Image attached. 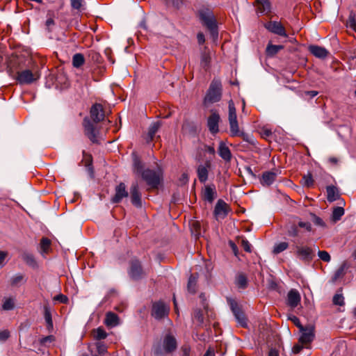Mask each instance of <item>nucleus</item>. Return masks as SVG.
Masks as SVG:
<instances>
[{"instance_id": "62", "label": "nucleus", "mask_w": 356, "mask_h": 356, "mask_svg": "<svg viewBox=\"0 0 356 356\" xmlns=\"http://www.w3.org/2000/svg\"><path fill=\"white\" fill-rule=\"evenodd\" d=\"M166 3L168 5H171L175 8H179V0H165Z\"/></svg>"}, {"instance_id": "11", "label": "nucleus", "mask_w": 356, "mask_h": 356, "mask_svg": "<svg viewBox=\"0 0 356 356\" xmlns=\"http://www.w3.org/2000/svg\"><path fill=\"white\" fill-rule=\"evenodd\" d=\"M300 332L302 333L298 340L300 343L307 345L314 340V327L313 325H308L303 328V330H300Z\"/></svg>"}, {"instance_id": "60", "label": "nucleus", "mask_w": 356, "mask_h": 356, "mask_svg": "<svg viewBox=\"0 0 356 356\" xmlns=\"http://www.w3.org/2000/svg\"><path fill=\"white\" fill-rule=\"evenodd\" d=\"M10 336V332L8 330H3L0 332V341L6 340Z\"/></svg>"}, {"instance_id": "14", "label": "nucleus", "mask_w": 356, "mask_h": 356, "mask_svg": "<svg viewBox=\"0 0 356 356\" xmlns=\"http://www.w3.org/2000/svg\"><path fill=\"white\" fill-rule=\"evenodd\" d=\"M130 197L133 205L138 208L142 207L141 194L139 191V186L137 182L133 183L131 186Z\"/></svg>"}, {"instance_id": "21", "label": "nucleus", "mask_w": 356, "mask_h": 356, "mask_svg": "<svg viewBox=\"0 0 356 356\" xmlns=\"http://www.w3.org/2000/svg\"><path fill=\"white\" fill-rule=\"evenodd\" d=\"M216 191L214 185H207L202 192V197L204 200L211 203L216 197Z\"/></svg>"}, {"instance_id": "3", "label": "nucleus", "mask_w": 356, "mask_h": 356, "mask_svg": "<svg viewBox=\"0 0 356 356\" xmlns=\"http://www.w3.org/2000/svg\"><path fill=\"white\" fill-rule=\"evenodd\" d=\"M95 122L91 121L88 117H85L83 120V127L85 136L92 143H99V130L95 125Z\"/></svg>"}, {"instance_id": "25", "label": "nucleus", "mask_w": 356, "mask_h": 356, "mask_svg": "<svg viewBox=\"0 0 356 356\" xmlns=\"http://www.w3.org/2000/svg\"><path fill=\"white\" fill-rule=\"evenodd\" d=\"M327 199L330 202H332L339 199L340 195L338 189L334 186H328L326 188Z\"/></svg>"}, {"instance_id": "54", "label": "nucleus", "mask_w": 356, "mask_h": 356, "mask_svg": "<svg viewBox=\"0 0 356 356\" xmlns=\"http://www.w3.org/2000/svg\"><path fill=\"white\" fill-rule=\"evenodd\" d=\"M83 0H70L71 6L73 9L80 10L82 4H83Z\"/></svg>"}, {"instance_id": "56", "label": "nucleus", "mask_w": 356, "mask_h": 356, "mask_svg": "<svg viewBox=\"0 0 356 356\" xmlns=\"http://www.w3.org/2000/svg\"><path fill=\"white\" fill-rule=\"evenodd\" d=\"M298 226L300 228H304L307 232L312 231V225L309 222L298 221Z\"/></svg>"}, {"instance_id": "43", "label": "nucleus", "mask_w": 356, "mask_h": 356, "mask_svg": "<svg viewBox=\"0 0 356 356\" xmlns=\"http://www.w3.org/2000/svg\"><path fill=\"white\" fill-rule=\"evenodd\" d=\"M302 184L308 188L312 187L314 185V179L311 173H308L307 175H305L302 177Z\"/></svg>"}, {"instance_id": "47", "label": "nucleus", "mask_w": 356, "mask_h": 356, "mask_svg": "<svg viewBox=\"0 0 356 356\" xmlns=\"http://www.w3.org/2000/svg\"><path fill=\"white\" fill-rule=\"evenodd\" d=\"M51 241L45 237L42 238L40 241V248L44 252H47L50 248Z\"/></svg>"}, {"instance_id": "50", "label": "nucleus", "mask_w": 356, "mask_h": 356, "mask_svg": "<svg viewBox=\"0 0 356 356\" xmlns=\"http://www.w3.org/2000/svg\"><path fill=\"white\" fill-rule=\"evenodd\" d=\"M347 26L356 31V19L355 14L351 13L347 21Z\"/></svg>"}, {"instance_id": "38", "label": "nucleus", "mask_w": 356, "mask_h": 356, "mask_svg": "<svg viewBox=\"0 0 356 356\" xmlns=\"http://www.w3.org/2000/svg\"><path fill=\"white\" fill-rule=\"evenodd\" d=\"M22 258L29 266H34L36 265V261L32 254L24 252L22 255Z\"/></svg>"}, {"instance_id": "8", "label": "nucleus", "mask_w": 356, "mask_h": 356, "mask_svg": "<svg viewBox=\"0 0 356 356\" xmlns=\"http://www.w3.org/2000/svg\"><path fill=\"white\" fill-rule=\"evenodd\" d=\"M169 307L163 301L154 302L152 307V316L157 320H161L168 316Z\"/></svg>"}, {"instance_id": "59", "label": "nucleus", "mask_w": 356, "mask_h": 356, "mask_svg": "<svg viewBox=\"0 0 356 356\" xmlns=\"http://www.w3.org/2000/svg\"><path fill=\"white\" fill-rule=\"evenodd\" d=\"M195 318L200 323H202L204 322V317L201 310H196L194 314Z\"/></svg>"}, {"instance_id": "58", "label": "nucleus", "mask_w": 356, "mask_h": 356, "mask_svg": "<svg viewBox=\"0 0 356 356\" xmlns=\"http://www.w3.org/2000/svg\"><path fill=\"white\" fill-rule=\"evenodd\" d=\"M241 246L245 251L248 252H251V245L247 239H243L241 241Z\"/></svg>"}, {"instance_id": "12", "label": "nucleus", "mask_w": 356, "mask_h": 356, "mask_svg": "<svg viewBox=\"0 0 356 356\" xmlns=\"http://www.w3.org/2000/svg\"><path fill=\"white\" fill-rule=\"evenodd\" d=\"M220 119L219 114L216 111L211 110V115L207 120V127L212 134H216L219 131L218 123Z\"/></svg>"}, {"instance_id": "22", "label": "nucleus", "mask_w": 356, "mask_h": 356, "mask_svg": "<svg viewBox=\"0 0 356 356\" xmlns=\"http://www.w3.org/2000/svg\"><path fill=\"white\" fill-rule=\"evenodd\" d=\"M309 50L312 54L318 58H325L329 54L325 48L318 45H310Z\"/></svg>"}, {"instance_id": "44", "label": "nucleus", "mask_w": 356, "mask_h": 356, "mask_svg": "<svg viewBox=\"0 0 356 356\" xmlns=\"http://www.w3.org/2000/svg\"><path fill=\"white\" fill-rule=\"evenodd\" d=\"M88 56L90 60L94 63H100L101 56L95 50H90L88 53Z\"/></svg>"}, {"instance_id": "15", "label": "nucleus", "mask_w": 356, "mask_h": 356, "mask_svg": "<svg viewBox=\"0 0 356 356\" xmlns=\"http://www.w3.org/2000/svg\"><path fill=\"white\" fill-rule=\"evenodd\" d=\"M211 161H206L204 164L197 166V177L201 183H204L208 179L209 170L211 168Z\"/></svg>"}, {"instance_id": "4", "label": "nucleus", "mask_w": 356, "mask_h": 356, "mask_svg": "<svg viewBox=\"0 0 356 356\" xmlns=\"http://www.w3.org/2000/svg\"><path fill=\"white\" fill-rule=\"evenodd\" d=\"M40 76L38 70L26 69L18 71L16 79L20 84H31L39 79Z\"/></svg>"}, {"instance_id": "27", "label": "nucleus", "mask_w": 356, "mask_h": 356, "mask_svg": "<svg viewBox=\"0 0 356 356\" xmlns=\"http://www.w3.org/2000/svg\"><path fill=\"white\" fill-rule=\"evenodd\" d=\"M235 284L238 289H246L248 284V280L246 275L243 273H238L236 276Z\"/></svg>"}, {"instance_id": "19", "label": "nucleus", "mask_w": 356, "mask_h": 356, "mask_svg": "<svg viewBox=\"0 0 356 356\" xmlns=\"http://www.w3.org/2000/svg\"><path fill=\"white\" fill-rule=\"evenodd\" d=\"M277 171H266L260 177V183L264 186H269L275 181L277 177Z\"/></svg>"}, {"instance_id": "55", "label": "nucleus", "mask_w": 356, "mask_h": 356, "mask_svg": "<svg viewBox=\"0 0 356 356\" xmlns=\"http://www.w3.org/2000/svg\"><path fill=\"white\" fill-rule=\"evenodd\" d=\"M289 319L294 323V325L298 327L299 330H303V328L305 327L300 323V319L296 316H293L289 318Z\"/></svg>"}, {"instance_id": "31", "label": "nucleus", "mask_w": 356, "mask_h": 356, "mask_svg": "<svg viewBox=\"0 0 356 356\" xmlns=\"http://www.w3.org/2000/svg\"><path fill=\"white\" fill-rule=\"evenodd\" d=\"M72 65L75 68L81 67L85 63L84 56L81 53H76L72 56Z\"/></svg>"}, {"instance_id": "46", "label": "nucleus", "mask_w": 356, "mask_h": 356, "mask_svg": "<svg viewBox=\"0 0 356 356\" xmlns=\"http://www.w3.org/2000/svg\"><path fill=\"white\" fill-rule=\"evenodd\" d=\"M83 154L84 159H85V161H86L85 165L87 168L89 173L91 175H92V174H93V168H92V157H91L90 155L86 156V153H85V151L83 152Z\"/></svg>"}, {"instance_id": "26", "label": "nucleus", "mask_w": 356, "mask_h": 356, "mask_svg": "<svg viewBox=\"0 0 356 356\" xmlns=\"http://www.w3.org/2000/svg\"><path fill=\"white\" fill-rule=\"evenodd\" d=\"M161 125V124L160 122H154L150 125L148 134L145 138L146 142L147 143H150L154 139V137L160 129Z\"/></svg>"}, {"instance_id": "40", "label": "nucleus", "mask_w": 356, "mask_h": 356, "mask_svg": "<svg viewBox=\"0 0 356 356\" xmlns=\"http://www.w3.org/2000/svg\"><path fill=\"white\" fill-rule=\"evenodd\" d=\"M289 247V243L287 242H281L277 244H275L273 250V252L275 254H277L285 250H286Z\"/></svg>"}, {"instance_id": "35", "label": "nucleus", "mask_w": 356, "mask_h": 356, "mask_svg": "<svg viewBox=\"0 0 356 356\" xmlns=\"http://www.w3.org/2000/svg\"><path fill=\"white\" fill-rule=\"evenodd\" d=\"M44 318L47 324L48 327H53V321L51 318V309L48 304L44 305Z\"/></svg>"}, {"instance_id": "2", "label": "nucleus", "mask_w": 356, "mask_h": 356, "mask_svg": "<svg viewBox=\"0 0 356 356\" xmlns=\"http://www.w3.org/2000/svg\"><path fill=\"white\" fill-rule=\"evenodd\" d=\"M200 20L209 30L213 38L218 36V26L213 14L209 10H201L199 12Z\"/></svg>"}, {"instance_id": "13", "label": "nucleus", "mask_w": 356, "mask_h": 356, "mask_svg": "<svg viewBox=\"0 0 356 356\" xmlns=\"http://www.w3.org/2000/svg\"><path fill=\"white\" fill-rule=\"evenodd\" d=\"M229 212L228 204L222 200L220 199L217 201L214 208L213 214L216 219L225 218Z\"/></svg>"}, {"instance_id": "23", "label": "nucleus", "mask_w": 356, "mask_h": 356, "mask_svg": "<svg viewBox=\"0 0 356 356\" xmlns=\"http://www.w3.org/2000/svg\"><path fill=\"white\" fill-rule=\"evenodd\" d=\"M350 268V264L347 261H343L339 268L335 271L332 280V282H336L339 279L342 278L347 272V270Z\"/></svg>"}, {"instance_id": "36", "label": "nucleus", "mask_w": 356, "mask_h": 356, "mask_svg": "<svg viewBox=\"0 0 356 356\" xmlns=\"http://www.w3.org/2000/svg\"><path fill=\"white\" fill-rule=\"evenodd\" d=\"M344 209L342 207H334L332 214V220L334 222L339 221L344 215Z\"/></svg>"}, {"instance_id": "49", "label": "nucleus", "mask_w": 356, "mask_h": 356, "mask_svg": "<svg viewBox=\"0 0 356 356\" xmlns=\"http://www.w3.org/2000/svg\"><path fill=\"white\" fill-rule=\"evenodd\" d=\"M311 220L314 222V223L318 226L325 227V224L323 220L316 214L313 213H310Z\"/></svg>"}, {"instance_id": "1", "label": "nucleus", "mask_w": 356, "mask_h": 356, "mask_svg": "<svg viewBox=\"0 0 356 356\" xmlns=\"http://www.w3.org/2000/svg\"><path fill=\"white\" fill-rule=\"evenodd\" d=\"M222 86L220 79H213L204 98V104H212L218 102L222 97Z\"/></svg>"}, {"instance_id": "17", "label": "nucleus", "mask_w": 356, "mask_h": 356, "mask_svg": "<svg viewBox=\"0 0 356 356\" xmlns=\"http://www.w3.org/2000/svg\"><path fill=\"white\" fill-rule=\"evenodd\" d=\"M115 194L111 199V202L113 203L120 202L124 197H127L129 195L127 191L126 190V186L122 182H121L115 187Z\"/></svg>"}, {"instance_id": "9", "label": "nucleus", "mask_w": 356, "mask_h": 356, "mask_svg": "<svg viewBox=\"0 0 356 356\" xmlns=\"http://www.w3.org/2000/svg\"><path fill=\"white\" fill-rule=\"evenodd\" d=\"M143 180L151 188H156L160 184V175L153 170L147 169L140 174Z\"/></svg>"}, {"instance_id": "52", "label": "nucleus", "mask_w": 356, "mask_h": 356, "mask_svg": "<svg viewBox=\"0 0 356 356\" xmlns=\"http://www.w3.org/2000/svg\"><path fill=\"white\" fill-rule=\"evenodd\" d=\"M15 307L14 301L12 298L6 299L2 305L4 310H12Z\"/></svg>"}, {"instance_id": "57", "label": "nucleus", "mask_w": 356, "mask_h": 356, "mask_svg": "<svg viewBox=\"0 0 356 356\" xmlns=\"http://www.w3.org/2000/svg\"><path fill=\"white\" fill-rule=\"evenodd\" d=\"M54 300L58 301L61 303H67L68 302V298L63 294H58L54 298Z\"/></svg>"}, {"instance_id": "32", "label": "nucleus", "mask_w": 356, "mask_h": 356, "mask_svg": "<svg viewBox=\"0 0 356 356\" xmlns=\"http://www.w3.org/2000/svg\"><path fill=\"white\" fill-rule=\"evenodd\" d=\"M258 10L261 13H268L270 10V3L268 0H256Z\"/></svg>"}, {"instance_id": "6", "label": "nucleus", "mask_w": 356, "mask_h": 356, "mask_svg": "<svg viewBox=\"0 0 356 356\" xmlns=\"http://www.w3.org/2000/svg\"><path fill=\"white\" fill-rule=\"evenodd\" d=\"M227 302L229 303L231 310L233 312L236 320L238 323L243 327L247 326V318L245 313L241 309V307L238 305L236 300L232 298H227Z\"/></svg>"}, {"instance_id": "63", "label": "nucleus", "mask_w": 356, "mask_h": 356, "mask_svg": "<svg viewBox=\"0 0 356 356\" xmlns=\"http://www.w3.org/2000/svg\"><path fill=\"white\" fill-rule=\"evenodd\" d=\"M268 356H279V351L275 348H271L269 351Z\"/></svg>"}, {"instance_id": "29", "label": "nucleus", "mask_w": 356, "mask_h": 356, "mask_svg": "<svg viewBox=\"0 0 356 356\" xmlns=\"http://www.w3.org/2000/svg\"><path fill=\"white\" fill-rule=\"evenodd\" d=\"M26 282V279L23 274L18 273L15 275L10 278V283L12 286L17 287L24 284Z\"/></svg>"}, {"instance_id": "51", "label": "nucleus", "mask_w": 356, "mask_h": 356, "mask_svg": "<svg viewBox=\"0 0 356 356\" xmlns=\"http://www.w3.org/2000/svg\"><path fill=\"white\" fill-rule=\"evenodd\" d=\"M333 304L342 306L344 305V298L342 294H335L332 299Z\"/></svg>"}, {"instance_id": "42", "label": "nucleus", "mask_w": 356, "mask_h": 356, "mask_svg": "<svg viewBox=\"0 0 356 356\" xmlns=\"http://www.w3.org/2000/svg\"><path fill=\"white\" fill-rule=\"evenodd\" d=\"M237 120L236 111L232 101L229 102V122Z\"/></svg>"}, {"instance_id": "5", "label": "nucleus", "mask_w": 356, "mask_h": 356, "mask_svg": "<svg viewBox=\"0 0 356 356\" xmlns=\"http://www.w3.org/2000/svg\"><path fill=\"white\" fill-rule=\"evenodd\" d=\"M128 274L133 280H141L146 275L140 261L136 259L130 261Z\"/></svg>"}, {"instance_id": "20", "label": "nucleus", "mask_w": 356, "mask_h": 356, "mask_svg": "<svg viewBox=\"0 0 356 356\" xmlns=\"http://www.w3.org/2000/svg\"><path fill=\"white\" fill-rule=\"evenodd\" d=\"M300 299V293L296 289H291L287 294V305L295 308L299 305Z\"/></svg>"}, {"instance_id": "28", "label": "nucleus", "mask_w": 356, "mask_h": 356, "mask_svg": "<svg viewBox=\"0 0 356 356\" xmlns=\"http://www.w3.org/2000/svg\"><path fill=\"white\" fill-rule=\"evenodd\" d=\"M119 318L118 315L113 312H109L106 313L104 323L108 327H115L118 325Z\"/></svg>"}, {"instance_id": "39", "label": "nucleus", "mask_w": 356, "mask_h": 356, "mask_svg": "<svg viewBox=\"0 0 356 356\" xmlns=\"http://www.w3.org/2000/svg\"><path fill=\"white\" fill-rule=\"evenodd\" d=\"M134 156V172L137 174H141L143 168L142 162L137 157V156L135 154H133Z\"/></svg>"}, {"instance_id": "24", "label": "nucleus", "mask_w": 356, "mask_h": 356, "mask_svg": "<svg viewBox=\"0 0 356 356\" xmlns=\"http://www.w3.org/2000/svg\"><path fill=\"white\" fill-rule=\"evenodd\" d=\"M219 156L226 162H229L232 159V153L230 149L223 142H220L218 147Z\"/></svg>"}, {"instance_id": "18", "label": "nucleus", "mask_w": 356, "mask_h": 356, "mask_svg": "<svg viewBox=\"0 0 356 356\" xmlns=\"http://www.w3.org/2000/svg\"><path fill=\"white\" fill-rule=\"evenodd\" d=\"M266 28L270 32L284 37H287L284 27L280 22H270L266 24Z\"/></svg>"}, {"instance_id": "41", "label": "nucleus", "mask_w": 356, "mask_h": 356, "mask_svg": "<svg viewBox=\"0 0 356 356\" xmlns=\"http://www.w3.org/2000/svg\"><path fill=\"white\" fill-rule=\"evenodd\" d=\"M94 332V338L97 340L104 339L107 337V333L106 331L101 327L93 331Z\"/></svg>"}, {"instance_id": "16", "label": "nucleus", "mask_w": 356, "mask_h": 356, "mask_svg": "<svg viewBox=\"0 0 356 356\" xmlns=\"http://www.w3.org/2000/svg\"><path fill=\"white\" fill-rule=\"evenodd\" d=\"M164 351L166 353H170L175 351L177 348V341L175 337L171 334H167L163 341Z\"/></svg>"}, {"instance_id": "33", "label": "nucleus", "mask_w": 356, "mask_h": 356, "mask_svg": "<svg viewBox=\"0 0 356 356\" xmlns=\"http://www.w3.org/2000/svg\"><path fill=\"white\" fill-rule=\"evenodd\" d=\"M211 63V56L209 55V53L207 51H203L201 54L200 58V65L204 69L207 70L209 67Z\"/></svg>"}, {"instance_id": "7", "label": "nucleus", "mask_w": 356, "mask_h": 356, "mask_svg": "<svg viewBox=\"0 0 356 356\" xmlns=\"http://www.w3.org/2000/svg\"><path fill=\"white\" fill-rule=\"evenodd\" d=\"M296 256L304 263L309 264L314 259L315 254L312 248L307 245H296Z\"/></svg>"}, {"instance_id": "48", "label": "nucleus", "mask_w": 356, "mask_h": 356, "mask_svg": "<svg viewBox=\"0 0 356 356\" xmlns=\"http://www.w3.org/2000/svg\"><path fill=\"white\" fill-rule=\"evenodd\" d=\"M298 225H292L290 226V227L288 229L287 234L289 236L291 237H296L299 235V229H298Z\"/></svg>"}, {"instance_id": "53", "label": "nucleus", "mask_w": 356, "mask_h": 356, "mask_svg": "<svg viewBox=\"0 0 356 356\" xmlns=\"http://www.w3.org/2000/svg\"><path fill=\"white\" fill-rule=\"evenodd\" d=\"M318 256L321 260L325 262H329L331 260L330 254L325 250H319L318 252Z\"/></svg>"}, {"instance_id": "34", "label": "nucleus", "mask_w": 356, "mask_h": 356, "mask_svg": "<svg viewBox=\"0 0 356 356\" xmlns=\"http://www.w3.org/2000/svg\"><path fill=\"white\" fill-rule=\"evenodd\" d=\"M197 276V275L192 274L188 282L187 288L190 293H195L196 292Z\"/></svg>"}, {"instance_id": "45", "label": "nucleus", "mask_w": 356, "mask_h": 356, "mask_svg": "<svg viewBox=\"0 0 356 356\" xmlns=\"http://www.w3.org/2000/svg\"><path fill=\"white\" fill-rule=\"evenodd\" d=\"M95 348L99 355H104L107 352V346L104 342H97L95 343Z\"/></svg>"}, {"instance_id": "30", "label": "nucleus", "mask_w": 356, "mask_h": 356, "mask_svg": "<svg viewBox=\"0 0 356 356\" xmlns=\"http://www.w3.org/2000/svg\"><path fill=\"white\" fill-rule=\"evenodd\" d=\"M229 122L230 133L232 136H245V134L239 130L238 121H232Z\"/></svg>"}, {"instance_id": "37", "label": "nucleus", "mask_w": 356, "mask_h": 356, "mask_svg": "<svg viewBox=\"0 0 356 356\" xmlns=\"http://www.w3.org/2000/svg\"><path fill=\"white\" fill-rule=\"evenodd\" d=\"M283 48L282 45L268 44L266 47V54L269 56H273Z\"/></svg>"}, {"instance_id": "10", "label": "nucleus", "mask_w": 356, "mask_h": 356, "mask_svg": "<svg viewBox=\"0 0 356 356\" xmlns=\"http://www.w3.org/2000/svg\"><path fill=\"white\" fill-rule=\"evenodd\" d=\"M90 116L92 122L98 123L104 120L105 111L101 104H94L90 110Z\"/></svg>"}, {"instance_id": "61", "label": "nucleus", "mask_w": 356, "mask_h": 356, "mask_svg": "<svg viewBox=\"0 0 356 356\" xmlns=\"http://www.w3.org/2000/svg\"><path fill=\"white\" fill-rule=\"evenodd\" d=\"M303 344H299V343H297L296 345H294V346L293 347V353H295V354H297V353H299L303 348V346H302Z\"/></svg>"}, {"instance_id": "64", "label": "nucleus", "mask_w": 356, "mask_h": 356, "mask_svg": "<svg viewBox=\"0 0 356 356\" xmlns=\"http://www.w3.org/2000/svg\"><path fill=\"white\" fill-rule=\"evenodd\" d=\"M197 41L200 44H203L205 42L204 35L202 33H198L197 35Z\"/></svg>"}]
</instances>
